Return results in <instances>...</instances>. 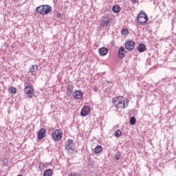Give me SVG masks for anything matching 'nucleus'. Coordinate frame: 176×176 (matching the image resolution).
<instances>
[{
  "label": "nucleus",
  "instance_id": "obj_6",
  "mask_svg": "<svg viewBox=\"0 0 176 176\" xmlns=\"http://www.w3.org/2000/svg\"><path fill=\"white\" fill-rule=\"evenodd\" d=\"M54 141H60L63 138V131L60 129H56L52 133Z\"/></svg>",
  "mask_w": 176,
  "mask_h": 176
},
{
  "label": "nucleus",
  "instance_id": "obj_3",
  "mask_svg": "<svg viewBox=\"0 0 176 176\" xmlns=\"http://www.w3.org/2000/svg\"><path fill=\"white\" fill-rule=\"evenodd\" d=\"M112 23V18L109 14H105L101 17L100 27L107 28L109 26V24Z\"/></svg>",
  "mask_w": 176,
  "mask_h": 176
},
{
  "label": "nucleus",
  "instance_id": "obj_18",
  "mask_svg": "<svg viewBox=\"0 0 176 176\" xmlns=\"http://www.w3.org/2000/svg\"><path fill=\"white\" fill-rule=\"evenodd\" d=\"M53 175V171L52 169H47L44 171L43 176H52Z\"/></svg>",
  "mask_w": 176,
  "mask_h": 176
},
{
  "label": "nucleus",
  "instance_id": "obj_26",
  "mask_svg": "<svg viewBox=\"0 0 176 176\" xmlns=\"http://www.w3.org/2000/svg\"><path fill=\"white\" fill-rule=\"evenodd\" d=\"M69 176H79V175L76 173H71Z\"/></svg>",
  "mask_w": 176,
  "mask_h": 176
},
{
  "label": "nucleus",
  "instance_id": "obj_5",
  "mask_svg": "<svg viewBox=\"0 0 176 176\" xmlns=\"http://www.w3.org/2000/svg\"><path fill=\"white\" fill-rule=\"evenodd\" d=\"M137 21L140 23V24H145L146 21H148V15L146 14L145 12L141 11L137 16Z\"/></svg>",
  "mask_w": 176,
  "mask_h": 176
},
{
  "label": "nucleus",
  "instance_id": "obj_27",
  "mask_svg": "<svg viewBox=\"0 0 176 176\" xmlns=\"http://www.w3.org/2000/svg\"><path fill=\"white\" fill-rule=\"evenodd\" d=\"M94 91H98V88L94 87Z\"/></svg>",
  "mask_w": 176,
  "mask_h": 176
},
{
  "label": "nucleus",
  "instance_id": "obj_15",
  "mask_svg": "<svg viewBox=\"0 0 176 176\" xmlns=\"http://www.w3.org/2000/svg\"><path fill=\"white\" fill-rule=\"evenodd\" d=\"M146 50V46L144 43L140 44L138 47V50L140 53L145 52Z\"/></svg>",
  "mask_w": 176,
  "mask_h": 176
},
{
  "label": "nucleus",
  "instance_id": "obj_19",
  "mask_svg": "<svg viewBox=\"0 0 176 176\" xmlns=\"http://www.w3.org/2000/svg\"><path fill=\"white\" fill-rule=\"evenodd\" d=\"M9 93H11V94H16L17 93V89L14 87H10L8 89Z\"/></svg>",
  "mask_w": 176,
  "mask_h": 176
},
{
  "label": "nucleus",
  "instance_id": "obj_10",
  "mask_svg": "<svg viewBox=\"0 0 176 176\" xmlns=\"http://www.w3.org/2000/svg\"><path fill=\"white\" fill-rule=\"evenodd\" d=\"M38 140H43L46 137V130L41 129L38 133Z\"/></svg>",
  "mask_w": 176,
  "mask_h": 176
},
{
  "label": "nucleus",
  "instance_id": "obj_14",
  "mask_svg": "<svg viewBox=\"0 0 176 176\" xmlns=\"http://www.w3.org/2000/svg\"><path fill=\"white\" fill-rule=\"evenodd\" d=\"M99 54L100 56H107V54H108V48L107 47H101L99 50Z\"/></svg>",
  "mask_w": 176,
  "mask_h": 176
},
{
  "label": "nucleus",
  "instance_id": "obj_21",
  "mask_svg": "<svg viewBox=\"0 0 176 176\" xmlns=\"http://www.w3.org/2000/svg\"><path fill=\"white\" fill-rule=\"evenodd\" d=\"M130 124H132V126H134L135 123H137V120L135 119V117L133 116L130 118Z\"/></svg>",
  "mask_w": 176,
  "mask_h": 176
},
{
  "label": "nucleus",
  "instance_id": "obj_23",
  "mask_svg": "<svg viewBox=\"0 0 176 176\" xmlns=\"http://www.w3.org/2000/svg\"><path fill=\"white\" fill-rule=\"evenodd\" d=\"M122 35L126 36L129 35V30L127 28H124L121 30Z\"/></svg>",
  "mask_w": 176,
  "mask_h": 176
},
{
  "label": "nucleus",
  "instance_id": "obj_2",
  "mask_svg": "<svg viewBox=\"0 0 176 176\" xmlns=\"http://www.w3.org/2000/svg\"><path fill=\"white\" fill-rule=\"evenodd\" d=\"M37 13L43 14V16L49 14L52 12V6L49 5H43L36 8Z\"/></svg>",
  "mask_w": 176,
  "mask_h": 176
},
{
  "label": "nucleus",
  "instance_id": "obj_17",
  "mask_svg": "<svg viewBox=\"0 0 176 176\" xmlns=\"http://www.w3.org/2000/svg\"><path fill=\"white\" fill-rule=\"evenodd\" d=\"M102 152V146L98 145L95 148H94V153H101Z\"/></svg>",
  "mask_w": 176,
  "mask_h": 176
},
{
  "label": "nucleus",
  "instance_id": "obj_20",
  "mask_svg": "<svg viewBox=\"0 0 176 176\" xmlns=\"http://www.w3.org/2000/svg\"><path fill=\"white\" fill-rule=\"evenodd\" d=\"M112 10L114 13H119V12H120V6L118 5L114 6L112 8Z\"/></svg>",
  "mask_w": 176,
  "mask_h": 176
},
{
  "label": "nucleus",
  "instance_id": "obj_11",
  "mask_svg": "<svg viewBox=\"0 0 176 176\" xmlns=\"http://www.w3.org/2000/svg\"><path fill=\"white\" fill-rule=\"evenodd\" d=\"M90 112V107L85 106L81 110V116H87Z\"/></svg>",
  "mask_w": 176,
  "mask_h": 176
},
{
  "label": "nucleus",
  "instance_id": "obj_7",
  "mask_svg": "<svg viewBox=\"0 0 176 176\" xmlns=\"http://www.w3.org/2000/svg\"><path fill=\"white\" fill-rule=\"evenodd\" d=\"M23 91L25 94L28 96V98H32L34 97L35 91L34 90V88L31 87V85H28L25 87Z\"/></svg>",
  "mask_w": 176,
  "mask_h": 176
},
{
  "label": "nucleus",
  "instance_id": "obj_1",
  "mask_svg": "<svg viewBox=\"0 0 176 176\" xmlns=\"http://www.w3.org/2000/svg\"><path fill=\"white\" fill-rule=\"evenodd\" d=\"M112 102L117 109H124L129 107L130 100L129 99H123L122 96H118L113 98Z\"/></svg>",
  "mask_w": 176,
  "mask_h": 176
},
{
  "label": "nucleus",
  "instance_id": "obj_24",
  "mask_svg": "<svg viewBox=\"0 0 176 176\" xmlns=\"http://www.w3.org/2000/svg\"><path fill=\"white\" fill-rule=\"evenodd\" d=\"M122 155L120 154V152H117L115 155V158H116V160H119V159H120Z\"/></svg>",
  "mask_w": 176,
  "mask_h": 176
},
{
  "label": "nucleus",
  "instance_id": "obj_8",
  "mask_svg": "<svg viewBox=\"0 0 176 176\" xmlns=\"http://www.w3.org/2000/svg\"><path fill=\"white\" fill-rule=\"evenodd\" d=\"M135 46V43L134 41H128L125 44V47L127 50H133Z\"/></svg>",
  "mask_w": 176,
  "mask_h": 176
},
{
  "label": "nucleus",
  "instance_id": "obj_13",
  "mask_svg": "<svg viewBox=\"0 0 176 176\" xmlns=\"http://www.w3.org/2000/svg\"><path fill=\"white\" fill-rule=\"evenodd\" d=\"M124 56H126L124 54V47H120L118 50V57L120 58H124Z\"/></svg>",
  "mask_w": 176,
  "mask_h": 176
},
{
  "label": "nucleus",
  "instance_id": "obj_4",
  "mask_svg": "<svg viewBox=\"0 0 176 176\" xmlns=\"http://www.w3.org/2000/svg\"><path fill=\"white\" fill-rule=\"evenodd\" d=\"M65 149L69 153L70 155H72L74 153V151H75V143L74 142V140L71 139H68L65 142Z\"/></svg>",
  "mask_w": 176,
  "mask_h": 176
},
{
  "label": "nucleus",
  "instance_id": "obj_12",
  "mask_svg": "<svg viewBox=\"0 0 176 176\" xmlns=\"http://www.w3.org/2000/svg\"><path fill=\"white\" fill-rule=\"evenodd\" d=\"M30 72L32 74V75H36V72H38V65H32L30 67Z\"/></svg>",
  "mask_w": 176,
  "mask_h": 176
},
{
  "label": "nucleus",
  "instance_id": "obj_28",
  "mask_svg": "<svg viewBox=\"0 0 176 176\" xmlns=\"http://www.w3.org/2000/svg\"><path fill=\"white\" fill-rule=\"evenodd\" d=\"M18 176H23V175H19Z\"/></svg>",
  "mask_w": 176,
  "mask_h": 176
},
{
  "label": "nucleus",
  "instance_id": "obj_25",
  "mask_svg": "<svg viewBox=\"0 0 176 176\" xmlns=\"http://www.w3.org/2000/svg\"><path fill=\"white\" fill-rule=\"evenodd\" d=\"M131 1L132 2V3H138V0H131Z\"/></svg>",
  "mask_w": 176,
  "mask_h": 176
},
{
  "label": "nucleus",
  "instance_id": "obj_16",
  "mask_svg": "<svg viewBox=\"0 0 176 176\" xmlns=\"http://www.w3.org/2000/svg\"><path fill=\"white\" fill-rule=\"evenodd\" d=\"M74 92V85H69L67 88V95L71 96L72 93Z\"/></svg>",
  "mask_w": 176,
  "mask_h": 176
},
{
  "label": "nucleus",
  "instance_id": "obj_22",
  "mask_svg": "<svg viewBox=\"0 0 176 176\" xmlns=\"http://www.w3.org/2000/svg\"><path fill=\"white\" fill-rule=\"evenodd\" d=\"M115 137L119 138L122 135V131L118 129L114 132Z\"/></svg>",
  "mask_w": 176,
  "mask_h": 176
},
{
  "label": "nucleus",
  "instance_id": "obj_9",
  "mask_svg": "<svg viewBox=\"0 0 176 176\" xmlns=\"http://www.w3.org/2000/svg\"><path fill=\"white\" fill-rule=\"evenodd\" d=\"M75 100H80L83 98V93L81 91H76L73 93Z\"/></svg>",
  "mask_w": 176,
  "mask_h": 176
}]
</instances>
